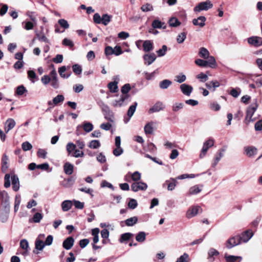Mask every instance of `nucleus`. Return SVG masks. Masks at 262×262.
<instances>
[{
  "instance_id": "50",
  "label": "nucleus",
  "mask_w": 262,
  "mask_h": 262,
  "mask_svg": "<svg viewBox=\"0 0 262 262\" xmlns=\"http://www.w3.org/2000/svg\"><path fill=\"white\" fill-rule=\"evenodd\" d=\"M133 236V234L131 233H125L121 235L120 241V242H123L124 241H127L129 239V238Z\"/></svg>"
},
{
  "instance_id": "62",
  "label": "nucleus",
  "mask_w": 262,
  "mask_h": 262,
  "mask_svg": "<svg viewBox=\"0 0 262 262\" xmlns=\"http://www.w3.org/2000/svg\"><path fill=\"white\" fill-rule=\"evenodd\" d=\"M176 81L177 82L181 83L186 80V77L184 74L181 73V74H180L179 75L176 76Z\"/></svg>"
},
{
  "instance_id": "22",
  "label": "nucleus",
  "mask_w": 262,
  "mask_h": 262,
  "mask_svg": "<svg viewBox=\"0 0 262 262\" xmlns=\"http://www.w3.org/2000/svg\"><path fill=\"white\" fill-rule=\"evenodd\" d=\"M176 180L174 179L171 178L170 180H166L163 184V186L167 185V189L169 191L173 190L176 186Z\"/></svg>"
},
{
  "instance_id": "64",
  "label": "nucleus",
  "mask_w": 262,
  "mask_h": 262,
  "mask_svg": "<svg viewBox=\"0 0 262 262\" xmlns=\"http://www.w3.org/2000/svg\"><path fill=\"white\" fill-rule=\"evenodd\" d=\"M93 20L95 24H100L102 23V16L99 13H96L93 16Z\"/></svg>"
},
{
  "instance_id": "51",
  "label": "nucleus",
  "mask_w": 262,
  "mask_h": 262,
  "mask_svg": "<svg viewBox=\"0 0 262 262\" xmlns=\"http://www.w3.org/2000/svg\"><path fill=\"white\" fill-rule=\"evenodd\" d=\"M72 69L74 73L76 75H80L82 73V68L78 64H74L72 66Z\"/></svg>"
},
{
  "instance_id": "38",
  "label": "nucleus",
  "mask_w": 262,
  "mask_h": 262,
  "mask_svg": "<svg viewBox=\"0 0 262 262\" xmlns=\"http://www.w3.org/2000/svg\"><path fill=\"white\" fill-rule=\"evenodd\" d=\"M172 83V82L168 79H165L161 81L159 83V86L162 89H167Z\"/></svg>"
},
{
  "instance_id": "57",
  "label": "nucleus",
  "mask_w": 262,
  "mask_h": 262,
  "mask_svg": "<svg viewBox=\"0 0 262 262\" xmlns=\"http://www.w3.org/2000/svg\"><path fill=\"white\" fill-rule=\"evenodd\" d=\"M4 186L6 188H8L10 186L11 182H10V174L9 173H7L5 176L4 178Z\"/></svg>"
},
{
  "instance_id": "15",
  "label": "nucleus",
  "mask_w": 262,
  "mask_h": 262,
  "mask_svg": "<svg viewBox=\"0 0 262 262\" xmlns=\"http://www.w3.org/2000/svg\"><path fill=\"white\" fill-rule=\"evenodd\" d=\"M253 235V233L252 230H248L242 233L239 235L240 239L242 242H247Z\"/></svg>"
},
{
  "instance_id": "17",
  "label": "nucleus",
  "mask_w": 262,
  "mask_h": 262,
  "mask_svg": "<svg viewBox=\"0 0 262 262\" xmlns=\"http://www.w3.org/2000/svg\"><path fill=\"white\" fill-rule=\"evenodd\" d=\"M180 89L183 94L187 96H189L193 91L192 86L186 83L182 84Z\"/></svg>"
},
{
  "instance_id": "47",
  "label": "nucleus",
  "mask_w": 262,
  "mask_h": 262,
  "mask_svg": "<svg viewBox=\"0 0 262 262\" xmlns=\"http://www.w3.org/2000/svg\"><path fill=\"white\" fill-rule=\"evenodd\" d=\"M201 189L199 187V186L198 185H195L190 188L189 190V194H196L201 192Z\"/></svg>"
},
{
  "instance_id": "53",
  "label": "nucleus",
  "mask_w": 262,
  "mask_h": 262,
  "mask_svg": "<svg viewBox=\"0 0 262 262\" xmlns=\"http://www.w3.org/2000/svg\"><path fill=\"white\" fill-rule=\"evenodd\" d=\"M42 217L43 216L41 213L37 212L34 214L32 220L34 223H37L40 222Z\"/></svg>"
},
{
  "instance_id": "20",
  "label": "nucleus",
  "mask_w": 262,
  "mask_h": 262,
  "mask_svg": "<svg viewBox=\"0 0 262 262\" xmlns=\"http://www.w3.org/2000/svg\"><path fill=\"white\" fill-rule=\"evenodd\" d=\"M206 18L205 16H201L197 18L192 20V23L194 26H199L200 27H203L205 25Z\"/></svg>"
},
{
  "instance_id": "26",
  "label": "nucleus",
  "mask_w": 262,
  "mask_h": 262,
  "mask_svg": "<svg viewBox=\"0 0 262 262\" xmlns=\"http://www.w3.org/2000/svg\"><path fill=\"white\" fill-rule=\"evenodd\" d=\"M143 48L145 52H150L154 49L153 43L151 40H145L143 42Z\"/></svg>"
},
{
  "instance_id": "63",
  "label": "nucleus",
  "mask_w": 262,
  "mask_h": 262,
  "mask_svg": "<svg viewBox=\"0 0 262 262\" xmlns=\"http://www.w3.org/2000/svg\"><path fill=\"white\" fill-rule=\"evenodd\" d=\"M58 23L60 25V26L64 28V29H68L69 28V24L67 20H65L64 19H60L58 21Z\"/></svg>"
},
{
  "instance_id": "58",
  "label": "nucleus",
  "mask_w": 262,
  "mask_h": 262,
  "mask_svg": "<svg viewBox=\"0 0 262 262\" xmlns=\"http://www.w3.org/2000/svg\"><path fill=\"white\" fill-rule=\"evenodd\" d=\"M195 63L201 67H207V62L206 60H203L201 59H197L195 60Z\"/></svg>"
},
{
  "instance_id": "59",
  "label": "nucleus",
  "mask_w": 262,
  "mask_h": 262,
  "mask_svg": "<svg viewBox=\"0 0 262 262\" xmlns=\"http://www.w3.org/2000/svg\"><path fill=\"white\" fill-rule=\"evenodd\" d=\"M21 147L24 151H28L32 148V145L29 142L26 141L22 143Z\"/></svg>"
},
{
  "instance_id": "60",
  "label": "nucleus",
  "mask_w": 262,
  "mask_h": 262,
  "mask_svg": "<svg viewBox=\"0 0 262 262\" xmlns=\"http://www.w3.org/2000/svg\"><path fill=\"white\" fill-rule=\"evenodd\" d=\"M131 88L129 84L127 83L124 84L121 88V92L122 95H128L127 93L130 91Z\"/></svg>"
},
{
  "instance_id": "2",
  "label": "nucleus",
  "mask_w": 262,
  "mask_h": 262,
  "mask_svg": "<svg viewBox=\"0 0 262 262\" xmlns=\"http://www.w3.org/2000/svg\"><path fill=\"white\" fill-rule=\"evenodd\" d=\"M212 7L213 4L211 3V1L207 0L205 2L200 3L194 8L193 11L195 12H200L204 10L207 11L212 8Z\"/></svg>"
},
{
  "instance_id": "52",
  "label": "nucleus",
  "mask_w": 262,
  "mask_h": 262,
  "mask_svg": "<svg viewBox=\"0 0 262 262\" xmlns=\"http://www.w3.org/2000/svg\"><path fill=\"white\" fill-rule=\"evenodd\" d=\"M167 50V46L166 45H163L161 49L157 51L158 56L161 57L164 56L166 54Z\"/></svg>"
},
{
  "instance_id": "49",
  "label": "nucleus",
  "mask_w": 262,
  "mask_h": 262,
  "mask_svg": "<svg viewBox=\"0 0 262 262\" xmlns=\"http://www.w3.org/2000/svg\"><path fill=\"white\" fill-rule=\"evenodd\" d=\"M89 147L93 149H97L100 146V143L98 140H94L90 142Z\"/></svg>"
},
{
  "instance_id": "24",
  "label": "nucleus",
  "mask_w": 262,
  "mask_h": 262,
  "mask_svg": "<svg viewBox=\"0 0 262 262\" xmlns=\"http://www.w3.org/2000/svg\"><path fill=\"white\" fill-rule=\"evenodd\" d=\"M219 252L214 248H210L208 252V259L210 262H213L214 259V256H217L219 255Z\"/></svg>"
},
{
  "instance_id": "29",
  "label": "nucleus",
  "mask_w": 262,
  "mask_h": 262,
  "mask_svg": "<svg viewBox=\"0 0 262 262\" xmlns=\"http://www.w3.org/2000/svg\"><path fill=\"white\" fill-rule=\"evenodd\" d=\"M225 258L227 262H239L242 258L241 256L225 255Z\"/></svg>"
},
{
  "instance_id": "23",
  "label": "nucleus",
  "mask_w": 262,
  "mask_h": 262,
  "mask_svg": "<svg viewBox=\"0 0 262 262\" xmlns=\"http://www.w3.org/2000/svg\"><path fill=\"white\" fill-rule=\"evenodd\" d=\"M12 188L14 191H17L19 188V182L18 177L13 174L11 176Z\"/></svg>"
},
{
  "instance_id": "9",
  "label": "nucleus",
  "mask_w": 262,
  "mask_h": 262,
  "mask_svg": "<svg viewBox=\"0 0 262 262\" xmlns=\"http://www.w3.org/2000/svg\"><path fill=\"white\" fill-rule=\"evenodd\" d=\"M50 76L51 77V84L52 86L57 89L59 88V82L57 78V74L54 68L50 72Z\"/></svg>"
},
{
  "instance_id": "1",
  "label": "nucleus",
  "mask_w": 262,
  "mask_h": 262,
  "mask_svg": "<svg viewBox=\"0 0 262 262\" xmlns=\"http://www.w3.org/2000/svg\"><path fill=\"white\" fill-rule=\"evenodd\" d=\"M0 201L3 209L10 211V205L9 196L6 191H0Z\"/></svg>"
},
{
  "instance_id": "14",
  "label": "nucleus",
  "mask_w": 262,
  "mask_h": 262,
  "mask_svg": "<svg viewBox=\"0 0 262 262\" xmlns=\"http://www.w3.org/2000/svg\"><path fill=\"white\" fill-rule=\"evenodd\" d=\"M225 150L226 148H222L218 150L217 153L215 155L213 161L212 163V167H215L216 166L221 159L224 156V152L225 151Z\"/></svg>"
},
{
  "instance_id": "11",
  "label": "nucleus",
  "mask_w": 262,
  "mask_h": 262,
  "mask_svg": "<svg viewBox=\"0 0 262 262\" xmlns=\"http://www.w3.org/2000/svg\"><path fill=\"white\" fill-rule=\"evenodd\" d=\"M248 42L255 47H259L262 45V38L260 37L252 36L248 38Z\"/></svg>"
},
{
  "instance_id": "7",
  "label": "nucleus",
  "mask_w": 262,
  "mask_h": 262,
  "mask_svg": "<svg viewBox=\"0 0 262 262\" xmlns=\"http://www.w3.org/2000/svg\"><path fill=\"white\" fill-rule=\"evenodd\" d=\"M214 142L213 139H210L204 143L203 147L200 155V158H203L206 155L209 148L213 146Z\"/></svg>"
},
{
  "instance_id": "56",
  "label": "nucleus",
  "mask_w": 262,
  "mask_h": 262,
  "mask_svg": "<svg viewBox=\"0 0 262 262\" xmlns=\"http://www.w3.org/2000/svg\"><path fill=\"white\" fill-rule=\"evenodd\" d=\"M141 9L143 12H148L153 10L154 9L152 6L151 4L146 3L141 7Z\"/></svg>"
},
{
  "instance_id": "8",
  "label": "nucleus",
  "mask_w": 262,
  "mask_h": 262,
  "mask_svg": "<svg viewBox=\"0 0 262 262\" xmlns=\"http://www.w3.org/2000/svg\"><path fill=\"white\" fill-rule=\"evenodd\" d=\"M147 188V185L142 182H134L131 185V189L134 192L139 190H145Z\"/></svg>"
},
{
  "instance_id": "37",
  "label": "nucleus",
  "mask_w": 262,
  "mask_h": 262,
  "mask_svg": "<svg viewBox=\"0 0 262 262\" xmlns=\"http://www.w3.org/2000/svg\"><path fill=\"white\" fill-rule=\"evenodd\" d=\"M112 16L107 14H103L102 15V24L107 26L111 21Z\"/></svg>"
},
{
  "instance_id": "25",
  "label": "nucleus",
  "mask_w": 262,
  "mask_h": 262,
  "mask_svg": "<svg viewBox=\"0 0 262 262\" xmlns=\"http://www.w3.org/2000/svg\"><path fill=\"white\" fill-rule=\"evenodd\" d=\"M138 103L137 102H135L134 104L132 105H130L127 111V116L129 117V118L126 120L125 121V123H127L130 119V118L133 116L136 110V107L137 106Z\"/></svg>"
},
{
  "instance_id": "36",
  "label": "nucleus",
  "mask_w": 262,
  "mask_h": 262,
  "mask_svg": "<svg viewBox=\"0 0 262 262\" xmlns=\"http://www.w3.org/2000/svg\"><path fill=\"white\" fill-rule=\"evenodd\" d=\"M153 122H150L147 123L144 126V132L146 134H151L154 132Z\"/></svg>"
},
{
  "instance_id": "40",
  "label": "nucleus",
  "mask_w": 262,
  "mask_h": 262,
  "mask_svg": "<svg viewBox=\"0 0 262 262\" xmlns=\"http://www.w3.org/2000/svg\"><path fill=\"white\" fill-rule=\"evenodd\" d=\"M146 238V233L143 231L139 232L136 236V239L138 242H143Z\"/></svg>"
},
{
  "instance_id": "33",
  "label": "nucleus",
  "mask_w": 262,
  "mask_h": 262,
  "mask_svg": "<svg viewBox=\"0 0 262 262\" xmlns=\"http://www.w3.org/2000/svg\"><path fill=\"white\" fill-rule=\"evenodd\" d=\"M138 219L137 216H133L126 219L124 222L127 226H133L138 222Z\"/></svg>"
},
{
  "instance_id": "48",
  "label": "nucleus",
  "mask_w": 262,
  "mask_h": 262,
  "mask_svg": "<svg viewBox=\"0 0 262 262\" xmlns=\"http://www.w3.org/2000/svg\"><path fill=\"white\" fill-rule=\"evenodd\" d=\"M66 71V66H62L61 67L59 68L58 69V72L60 75V76L64 78H69L71 74H69L67 75H66L64 74V72Z\"/></svg>"
},
{
  "instance_id": "42",
  "label": "nucleus",
  "mask_w": 262,
  "mask_h": 262,
  "mask_svg": "<svg viewBox=\"0 0 262 262\" xmlns=\"http://www.w3.org/2000/svg\"><path fill=\"white\" fill-rule=\"evenodd\" d=\"M117 84L118 82L116 81L111 82L108 84V88L111 92L115 93L117 92L118 90Z\"/></svg>"
},
{
  "instance_id": "4",
  "label": "nucleus",
  "mask_w": 262,
  "mask_h": 262,
  "mask_svg": "<svg viewBox=\"0 0 262 262\" xmlns=\"http://www.w3.org/2000/svg\"><path fill=\"white\" fill-rule=\"evenodd\" d=\"M258 107V105L256 102L254 104H251L247 110L246 112V116L245 118V122L247 124H249L251 121H253L254 119H253L252 116L254 114L255 111L256 110Z\"/></svg>"
},
{
  "instance_id": "32",
  "label": "nucleus",
  "mask_w": 262,
  "mask_h": 262,
  "mask_svg": "<svg viewBox=\"0 0 262 262\" xmlns=\"http://www.w3.org/2000/svg\"><path fill=\"white\" fill-rule=\"evenodd\" d=\"M152 27L155 29L166 28V26L165 25L164 23H163L158 19H155L152 21Z\"/></svg>"
},
{
  "instance_id": "39",
  "label": "nucleus",
  "mask_w": 262,
  "mask_h": 262,
  "mask_svg": "<svg viewBox=\"0 0 262 262\" xmlns=\"http://www.w3.org/2000/svg\"><path fill=\"white\" fill-rule=\"evenodd\" d=\"M9 211H10L3 209V211L0 213V221L2 223H5L7 221L9 216Z\"/></svg>"
},
{
  "instance_id": "61",
  "label": "nucleus",
  "mask_w": 262,
  "mask_h": 262,
  "mask_svg": "<svg viewBox=\"0 0 262 262\" xmlns=\"http://www.w3.org/2000/svg\"><path fill=\"white\" fill-rule=\"evenodd\" d=\"M131 179L132 181H138L141 179V173L138 171H135L134 173H131Z\"/></svg>"
},
{
  "instance_id": "13",
  "label": "nucleus",
  "mask_w": 262,
  "mask_h": 262,
  "mask_svg": "<svg viewBox=\"0 0 262 262\" xmlns=\"http://www.w3.org/2000/svg\"><path fill=\"white\" fill-rule=\"evenodd\" d=\"M165 108L164 105L162 102L158 101L152 107L149 108L148 113L152 114L155 112H158L160 111L163 110Z\"/></svg>"
},
{
  "instance_id": "31",
  "label": "nucleus",
  "mask_w": 262,
  "mask_h": 262,
  "mask_svg": "<svg viewBox=\"0 0 262 262\" xmlns=\"http://www.w3.org/2000/svg\"><path fill=\"white\" fill-rule=\"evenodd\" d=\"M75 181V179L73 177H71L68 178V179L64 180L62 182V185L64 187L69 188V187H70L71 186H72L74 184Z\"/></svg>"
},
{
  "instance_id": "3",
  "label": "nucleus",
  "mask_w": 262,
  "mask_h": 262,
  "mask_svg": "<svg viewBox=\"0 0 262 262\" xmlns=\"http://www.w3.org/2000/svg\"><path fill=\"white\" fill-rule=\"evenodd\" d=\"M101 110L104 118L110 122H113L114 120V113L110 110L108 106L103 104L101 105Z\"/></svg>"
},
{
  "instance_id": "6",
  "label": "nucleus",
  "mask_w": 262,
  "mask_h": 262,
  "mask_svg": "<svg viewBox=\"0 0 262 262\" xmlns=\"http://www.w3.org/2000/svg\"><path fill=\"white\" fill-rule=\"evenodd\" d=\"M129 98L128 95H121L119 100H115L112 102L114 107H121L127 104L126 101Z\"/></svg>"
},
{
  "instance_id": "54",
  "label": "nucleus",
  "mask_w": 262,
  "mask_h": 262,
  "mask_svg": "<svg viewBox=\"0 0 262 262\" xmlns=\"http://www.w3.org/2000/svg\"><path fill=\"white\" fill-rule=\"evenodd\" d=\"M186 38V34L185 32H182L178 35L177 41L179 43H182L185 40Z\"/></svg>"
},
{
  "instance_id": "30",
  "label": "nucleus",
  "mask_w": 262,
  "mask_h": 262,
  "mask_svg": "<svg viewBox=\"0 0 262 262\" xmlns=\"http://www.w3.org/2000/svg\"><path fill=\"white\" fill-rule=\"evenodd\" d=\"M199 56L203 59H207L208 57V56L210 55L209 52L208 50L204 48L201 47L198 53Z\"/></svg>"
},
{
  "instance_id": "43",
  "label": "nucleus",
  "mask_w": 262,
  "mask_h": 262,
  "mask_svg": "<svg viewBox=\"0 0 262 262\" xmlns=\"http://www.w3.org/2000/svg\"><path fill=\"white\" fill-rule=\"evenodd\" d=\"M64 97L62 95H58L53 98V103L54 105H57L59 103L62 102L64 101Z\"/></svg>"
},
{
  "instance_id": "12",
  "label": "nucleus",
  "mask_w": 262,
  "mask_h": 262,
  "mask_svg": "<svg viewBox=\"0 0 262 262\" xmlns=\"http://www.w3.org/2000/svg\"><path fill=\"white\" fill-rule=\"evenodd\" d=\"M44 237L45 234H40L36 238L35 242V249L39 251H41L43 250L46 245L44 242L42 240H41L40 238H43Z\"/></svg>"
},
{
  "instance_id": "16",
  "label": "nucleus",
  "mask_w": 262,
  "mask_h": 262,
  "mask_svg": "<svg viewBox=\"0 0 262 262\" xmlns=\"http://www.w3.org/2000/svg\"><path fill=\"white\" fill-rule=\"evenodd\" d=\"M16 125L15 120L12 118H8L5 123V132L8 133L11 129L13 128Z\"/></svg>"
},
{
  "instance_id": "27",
  "label": "nucleus",
  "mask_w": 262,
  "mask_h": 262,
  "mask_svg": "<svg viewBox=\"0 0 262 262\" xmlns=\"http://www.w3.org/2000/svg\"><path fill=\"white\" fill-rule=\"evenodd\" d=\"M207 67L211 68H214L216 66V62L215 58L212 56H208V57L206 59Z\"/></svg>"
},
{
  "instance_id": "41",
  "label": "nucleus",
  "mask_w": 262,
  "mask_h": 262,
  "mask_svg": "<svg viewBox=\"0 0 262 262\" xmlns=\"http://www.w3.org/2000/svg\"><path fill=\"white\" fill-rule=\"evenodd\" d=\"M169 24L170 27H177L181 25V22L176 17H172L169 20Z\"/></svg>"
},
{
  "instance_id": "10",
  "label": "nucleus",
  "mask_w": 262,
  "mask_h": 262,
  "mask_svg": "<svg viewBox=\"0 0 262 262\" xmlns=\"http://www.w3.org/2000/svg\"><path fill=\"white\" fill-rule=\"evenodd\" d=\"M200 210L202 211V209L199 206H193L190 208L186 213L187 217L190 219L194 216L199 212Z\"/></svg>"
},
{
  "instance_id": "55",
  "label": "nucleus",
  "mask_w": 262,
  "mask_h": 262,
  "mask_svg": "<svg viewBox=\"0 0 262 262\" xmlns=\"http://www.w3.org/2000/svg\"><path fill=\"white\" fill-rule=\"evenodd\" d=\"M27 91L24 85H21L17 88L16 93L17 95L21 96L23 95Z\"/></svg>"
},
{
  "instance_id": "35",
  "label": "nucleus",
  "mask_w": 262,
  "mask_h": 262,
  "mask_svg": "<svg viewBox=\"0 0 262 262\" xmlns=\"http://www.w3.org/2000/svg\"><path fill=\"white\" fill-rule=\"evenodd\" d=\"M99 229L98 228H94L92 230V234L93 235V244H96L99 242Z\"/></svg>"
},
{
  "instance_id": "44",
  "label": "nucleus",
  "mask_w": 262,
  "mask_h": 262,
  "mask_svg": "<svg viewBox=\"0 0 262 262\" xmlns=\"http://www.w3.org/2000/svg\"><path fill=\"white\" fill-rule=\"evenodd\" d=\"M82 127L84 131L86 133L90 132L93 129V125L91 123L88 122H84Z\"/></svg>"
},
{
  "instance_id": "34",
  "label": "nucleus",
  "mask_w": 262,
  "mask_h": 262,
  "mask_svg": "<svg viewBox=\"0 0 262 262\" xmlns=\"http://www.w3.org/2000/svg\"><path fill=\"white\" fill-rule=\"evenodd\" d=\"M72 206V201L70 200L64 201L61 204L62 209L63 211L69 210Z\"/></svg>"
},
{
  "instance_id": "5",
  "label": "nucleus",
  "mask_w": 262,
  "mask_h": 262,
  "mask_svg": "<svg viewBox=\"0 0 262 262\" xmlns=\"http://www.w3.org/2000/svg\"><path fill=\"white\" fill-rule=\"evenodd\" d=\"M241 241L239 235H235L229 238L226 243L227 248L230 249L232 248L241 244Z\"/></svg>"
},
{
  "instance_id": "21",
  "label": "nucleus",
  "mask_w": 262,
  "mask_h": 262,
  "mask_svg": "<svg viewBox=\"0 0 262 262\" xmlns=\"http://www.w3.org/2000/svg\"><path fill=\"white\" fill-rule=\"evenodd\" d=\"M74 243V238L70 236L67 238L63 242L62 246L66 250L70 249L73 246Z\"/></svg>"
},
{
  "instance_id": "45",
  "label": "nucleus",
  "mask_w": 262,
  "mask_h": 262,
  "mask_svg": "<svg viewBox=\"0 0 262 262\" xmlns=\"http://www.w3.org/2000/svg\"><path fill=\"white\" fill-rule=\"evenodd\" d=\"M37 39L42 42L49 43V40L45 35L44 33L42 32H40V33H38L36 34Z\"/></svg>"
},
{
  "instance_id": "19",
  "label": "nucleus",
  "mask_w": 262,
  "mask_h": 262,
  "mask_svg": "<svg viewBox=\"0 0 262 262\" xmlns=\"http://www.w3.org/2000/svg\"><path fill=\"white\" fill-rule=\"evenodd\" d=\"M244 151L246 155L249 157H252L257 152V149L254 146H246L244 147Z\"/></svg>"
},
{
  "instance_id": "18",
  "label": "nucleus",
  "mask_w": 262,
  "mask_h": 262,
  "mask_svg": "<svg viewBox=\"0 0 262 262\" xmlns=\"http://www.w3.org/2000/svg\"><path fill=\"white\" fill-rule=\"evenodd\" d=\"M156 55L154 53L146 54L143 56L145 64L148 66L151 64L156 59Z\"/></svg>"
},
{
  "instance_id": "28",
  "label": "nucleus",
  "mask_w": 262,
  "mask_h": 262,
  "mask_svg": "<svg viewBox=\"0 0 262 262\" xmlns=\"http://www.w3.org/2000/svg\"><path fill=\"white\" fill-rule=\"evenodd\" d=\"M63 169L66 174L70 175L73 172L74 166L72 164L67 162L63 166Z\"/></svg>"
},
{
  "instance_id": "46",
  "label": "nucleus",
  "mask_w": 262,
  "mask_h": 262,
  "mask_svg": "<svg viewBox=\"0 0 262 262\" xmlns=\"http://www.w3.org/2000/svg\"><path fill=\"white\" fill-rule=\"evenodd\" d=\"M28 78L33 83L35 82V80L38 79L36 75V73L33 70L28 71Z\"/></svg>"
}]
</instances>
